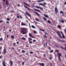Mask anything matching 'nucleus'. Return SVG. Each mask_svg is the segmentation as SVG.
<instances>
[{
  "label": "nucleus",
  "instance_id": "nucleus-1",
  "mask_svg": "<svg viewBox=\"0 0 66 66\" xmlns=\"http://www.w3.org/2000/svg\"><path fill=\"white\" fill-rule=\"evenodd\" d=\"M28 29L24 28H21V33L22 34H26L28 33Z\"/></svg>",
  "mask_w": 66,
  "mask_h": 66
},
{
  "label": "nucleus",
  "instance_id": "nucleus-2",
  "mask_svg": "<svg viewBox=\"0 0 66 66\" xmlns=\"http://www.w3.org/2000/svg\"><path fill=\"white\" fill-rule=\"evenodd\" d=\"M57 34H58L59 37H60V38H62V36H61V34H60V32H59V31H57Z\"/></svg>",
  "mask_w": 66,
  "mask_h": 66
},
{
  "label": "nucleus",
  "instance_id": "nucleus-3",
  "mask_svg": "<svg viewBox=\"0 0 66 66\" xmlns=\"http://www.w3.org/2000/svg\"><path fill=\"white\" fill-rule=\"evenodd\" d=\"M4 49L3 50V54H5L6 52V50L5 49V47H4Z\"/></svg>",
  "mask_w": 66,
  "mask_h": 66
},
{
  "label": "nucleus",
  "instance_id": "nucleus-4",
  "mask_svg": "<svg viewBox=\"0 0 66 66\" xmlns=\"http://www.w3.org/2000/svg\"><path fill=\"white\" fill-rule=\"evenodd\" d=\"M24 6L25 7H26V9H28V10H29V12H30V11H31V10H32V9H30V8H28V7H27V6H26V5H24Z\"/></svg>",
  "mask_w": 66,
  "mask_h": 66
},
{
  "label": "nucleus",
  "instance_id": "nucleus-5",
  "mask_svg": "<svg viewBox=\"0 0 66 66\" xmlns=\"http://www.w3.org/2000/svg\"><path fill=\"white\" fill-rule=\"evenodd\" d=\"M36 7L37 8V9H39L41 10H43V8L42 7H39L37 6H36Z\"/></svg>",
  "mask_w": 66,
  "mask_h": 66
},
{
  "label": "nucleus",
  "instance_id": "nucleus-6",
  "mask_svg": "<svg viewBox=\"0 0 66 66\" xmlns=\"http://www.w3.org/2000/svg\"><path fill=\"white\" fill-rule=\"evenodd\" d=\"M40 65H41L42 66H45V63H39Z\"/></svg>",
  "mask_w": 66,
  "mask_h": 66
},
{
  "label": "nucleus",
  "instance_id": "nucleus-7",
  "mask_svg": "<svg viewBox=\"0 0 66 66\" xmlns=\"http://www.w3.org/2000/svg\"><path fill=\"white\" fill-rule=\"evenodd\" d=\"M2 64L3 65V66H6V64H5V62L4 61H3Z\"/></svg>",
  "mask_w": 66,
  "mask_h": 66
},
{
  "label": "nucleus",
  "instance_id": "nucleus-8",
  "mask_svg": "<svg viewBox=\"0 0 66 66\" xmlns=\"http://www.w3.org/2000/svg\"><path fill=\"white\" fill-rule=\"evenodd\" d=\"M60 14H62V16H63L64 15V12H63L62 11H61L60 12Z\"/></svg>",
  "mask_w": 66,
  "mask_h": 66
},
{
  "label": "nucleus",
  "instance_id": "nucleus-9",
  "mask_svg": "<svg viewBox=\"0 0 66 66\" xmlns=\"http://www.w3.org/2000/svg\"><path fill=\"white\" fill-rule=\"evenodd\" d=\"M29 36L30 37H32V38H34V37L33 36H32L31 34V33L29 34Z\"/></svg>",
  "mask_w": 66,
  "mask_h": 66
},
{
  "label": "nucleus",
  "instance_id": "nucleus-10",
  "mask_svg": "<svg viewBox=\"0 0 66 66\" xmlns=\"http://www.w3.org/2000/svg\"><path fill=\"white\" fill-rule=\"evenodd\" d=\"M57 54L58 56V57H60V56H62L61 54L57 53Z\"/></svg>",
  "mask_w": 66,
  "mask_h": 66
},
{
  "label": "nucleus",
  "instance_id": "nucleus-11",
  "mask_svg": "<svg viewBox=\"0 0 66 66\" xmlns=\"http://www.w3.org/2000/svg\"><path fill=\"white\" fill-rule=\"evenodd\" d=\"M34 13H35L36 14L37 16H40V15H39V13H37V12H34Z\"/></svg>",
  "mask_w": 66,
  "mask_h": 66
},
{
  "label": "nucleus",
  "instance_id": "nucleus-12",
  "mask_svg": "<svg viewBox=\"0 0 66 66\" xmlns=\"http://www.w3.org/2000/svg\"><path fill=\"white\" fill-rule=\"evenodd\" d=\"M60 22H61L62 23H64V22H65V21L64 20H60Z\"/></svg>",
  "mask_w": 66,
  "mask_h": 66
},
{
  "label": "nucleus",
  "instance_id": "nucleus-13",
  "mask_svg": "<svg viewBox=\"0 0 66 66\" xmlns=\"http://www.w3.org/2000/svg\"><path fill=\"white\" fill-rule=\"evenodd\" d=\"M26 13L27 15H28V16H29L30 17H31V15L30 14H29V13H27V12H26Z\"/></svg>",
  "mask_w": 66,
  "mask_h": 66
},
{
  "label": "nucleus",
  "instance_id": "nucleus-14",
  "mask_svg": "<svg viewBox=\"0 0 66 66\" xmlns=\"http://www.w3.org/2000/svg\"><path fill=\"white\" fill-rule=\"evenodd\" d=\"M35 11H37L38 12H40V11L39 10H38V9H34Z\"/></svg>",
  "mask_w": 66,
  "mask_h": 66
},
{
  "label": "nucleus",
  "instance_id": "nucleus-15",
  "mask_svg": "<svg viewBox=\"0 0 66 66\" xmlns=\"http://www.w3.org/2000/svg\"><path fill=\"white\" fill-rule=\"evenodd\" d=\"M39 5H42V6H43V7H44L45 6V5H44V4H42L41 3H40L39 4Z\"/></svg>",
  "mask_w": 66,
  "mask_h": 66
},
{
  "label": "nucleus",
  "instance_id": "nucleus-16",
  "mask_svg": "<svg viewBox=\"0 0 66 66\" xmlns=\"http://www.w3.org/2000/svg\"><path fill=\"white\" fill-rule=\"evenodd\" d=\"M55 10L56 13L57 12V10L56 7H55Z\"/></svg>",
  "mask_w": 66,
  "mask_h": 66
},
{
  "label": "nucleus",
  "instance_id": "nucleus-17",
  "mask_svg": "<svg viewBox=\"0 0 66 66\" xmlns=\"http://www.w3.org/2000/svg\"><path fill=\"white\" fill-rule=\"evenodd\" d=\"M44 16L45 17H46V18H49V16H48V15H46V14H45L44 15Z\"/></svg>",
  "mask_w": 66,
  "mask_h": 66
},
{
  "label": "nucleus",
  "instance_id": "nucleus-18",
  "mask_svg": "<svg viewBox=\"0 0 66 66\" xmlns=\"http://www.w3.org/2000/svg\"><path fill=\"white\" fill-rule=\"evenodd\" d=\"M26 24L25 23H23V22H22L21 23V26H26Z\"/></svg>",
  "mask_w": 66,
  "mask_h": 66
},
{
  "label": "nucleus",
  "instance_id": "nucleus-19",
  "mask_svg": "<svg viewBox=\"0 0 66 66\" xmlns=\"http://www.w3.org/2000/svg\"><path fill=\"white\" fill-rule=\"evenodd\" d=\"M10 65L11 66H12V65H13V63L12 62V61H11V60H10Z\"/></svg>",
  "mask_w": 66,
  "mask_h": 66
},
{
  "label": "nucleus",
  "instance_id": "nucleus-20",
  "mask_svg": "<svg viewBox=\"0 0 66 66\" xmlns=\"http://www.w3.org/2000/svg\"><path fill=\"white\" fill-rule=\"evenodd\" d=\"M31 27L32 28H33L34 29H35L36 28L33 25L31 26Z\"/></svg>",
  "mask_w": 66,
  "mask_h": 66
},
{
  "label": "nucleus",
  "instance_id": "nucleus-21",
  "mask_svg": "<svg viewBox=\"0 0 66 66\" xmlns=\"http://www.w3.org/2000/svg\"><path fill=\"white\" fill-rule=\"evenodd\" d=\"M47 22L49 24H50V23H51V21L49 20H48L47 21Z\"/></svg>",
  "mask_w": 66,
  "mask_h": 66
},
{
  "label": "nucleus",
  "instance_id": "nucleus-22",
  "mask_svg": "<svg viewBox=\"0 0 66 66\" xmlns=\"http://www.w3.org/2000/svg\"><path fill=\"white\" fill-rule=\"evenodd\" d=\"M58 28H59V29H61V26L59 25L58 26Z\"/></svg>",
  "mask_w": 66,
  "mask_h": 66
},
{
  "label": "nucleus",
  "instance_id": "nucleus-23",
  "mask_svg": "<svg viewBox=\"0 0 66 66\" xmlns=\"http://www.w3.org/2000/svg\"><path fill=\"white\" fill-rule=\"evenodd\" d=\"M24 4H25L26 5H27V6H29V5L28 4H27L25 2H24Z\"/></svg>",
  "mask_w": 66,
  "mask_h": 66
},
{
  "label": "nucleus",
  "instance_id": "nucleus-24",
  "mask_svg": "<svg viewBox=\"0 0 66 66\" xmlns=\"http://www.w3.org/2000/svg\"><path fill=\"white\" fill-rule=\"evenodd\" d=\"M59 47L60 48H61V49H64V47H63V46H61Z\"/></svg>",
  "mask_w": 66,
  "mask_h": 66
},
{
  "label": "nucleus",
  "instance_id": "nucleus-25",
  "mask_svg": "<svg viewBox=\"0 0 66 66\" xmlns=\"http://www.w3.org/2000/svg\"><path fill=\"white\" fill-rule=\"evenodd\" d=\"M39 30H40V31H42L43 32H44V31H45V30H42V29H39Z\"/></svg>",
  "mask_w": 66,
  "mask_h": 66
},
{
  "label": "nucleus",
  "instance_id": "nucleus-26",
  "mask_svg": "<svg viewBox=\"0 0 66 66\" xmlns=\"http://www.w3.org/2000/svg\"><path fill=\"white\" fill-rule=\"evenodd\" d=\"M59 60L60 61H61V58L60 57H58Z\"/></svg>",
  "mask_w": 66,
  "mask_h": 66
},
{
  "label": "nucleus",
  "instance_id": "nucleus-27",
  "mask_svg": "<svg viewBox=\"0 0 66 66\" xmlns=\"http://www.w3.org/2000/svg\"><path fill=\"white\" fill-rule=\"evenodd\" d=\"M54 2H55L54 0H53V1H52L51 2L52 3H53V4L54 3Z\"/></svg>",
  "mask_w": 66,
  "mask_h": 66
},
{
  "label": "nucleus",
  "instance_id": "nucleus-28",
  "mask_svg": "<svg viewBox=\"0 0 66 66\" xmlns=\"http://www.w3.org/2000/svg\"><path fill=\"white\" fill-rule=\"evenodd\" d=\"M22 39H23V40H26V39L25 38L22 37Z\"/></svg>",
  "mask_w": 66,
  "mask_h": 66
},
{
  "label": "nucleus",
  "instance_id": "nucleus-29",
  "mask_svg": "<svg viewBox=\"0 0 66 66\" xmlns=\"http://www.w3.org/2000/svg\"><path fill=\"white\" fill-rule=\"evenodd\" d=\"M62 37L63 38H65V36H64V35H62Z\"/></svg>",
  "mask_w": 66,
  "mask_h": 66
},
{
  "label": "nucleus",
  "instance_id": "nucleus-30",
  "mask_svg": "<svg viewBox=\"0 0 66 66\" xmlns=\"http://www.w3.org/2000/svg\"><path fill=\"white\" fill-rule=\"evenodd\" d=\"M55 46L57 48H59V47L57 46V44H56L55 45Z\"/></svg>",
  "mask_w": 66,
  "mask_h": 66
},
{
  "label": "nucleus",
  "instance_id": "nucleus-31",
  "mask_svg": "<svg viewBox=\"0 0 66 66\" xmlns=\"http://www.w3.org/2000/svg\"><path fill=\"white\" fill-rule=\"evenodd\" d=\"M35 20L36 21H39V20L38 19H35Z\"/></svg>",
  "mask_w": 66,
  "mask_h": 66
},
{
  "label": "nucleus",
  "instance_id": "nucleus-32",
  "mask_svg": "<svg viewBox=\"0 0 66 66\" xmlns=\"http://www.w3.org/2000/svg\"><path fill=\"white\" fill-rule=\"evenodd\" d=\"M11 38H14V36L13 35L11 36Z\"/></svg>",
  "mask_w": 66,
  "mask_h": 66
},
{
  "label": "nucleus",
  "instance_id": "nucleus-33",
  "mask_svg": "<svg viewBox=\"0 0 66 66\" xmlns=\"http://www.w3.org/2000/svg\"><path fill=\"white\" fill-rule=\"evenodd\" d=\"M8 4H9V3H8V1H6V5H8Z\"/></svg>",
  "mask_w": 66,
  "mask_h": 66
},
{
  "label": "nucleus",
  "instance_id": "nucleus-34",
  "mask_svg": "<svg viewBox=\"0 0 66 66\" xmlns=\"http://www.w3.org/2000/svg\"><path fill=\"white\" fill-rule=\"evenodd\" d=\"M22 53H24V52H26L23 50H22Z\"/></svg>",
  "mask_w": 66,
  "mask_h": 66
},
{
  "label": "nucleus",
  "instance_id": "nucleus-35",
  "mask_svg": "<svg viewBox=\"0 0 66 66\" xmlns=\"http://www.w3.org/2000/svg\"><path fill=\"white\" fill-rule=\"evenodd\" d=\"M43 18L45 20H47V19H46V18H45L43 17Z\"/></svg>",
  "mask_w": 66,
  "mask_h": 66
},
{
  "label": "nucleus",
  "instance_id": "nucleus-36",
  "mask_svg": "<svg viewBox=\"0 0 66 66\" xmlns=\"http://www.w3.org/2000/svg\"><path fill=\"white\" fill-rule=\"evenodd\" d=\"M29 44H32V41H29Z\"/></svg>",
  "mask_w": 66,
  "mask_h": 66
},
{
  "label": "nucleus",
  "instance_id": "nucleus-37",
  "mask_svg": "<svg viewBox=\"0 0 66 66\" xmlns=\"http://www.w3.org/2000/svg\"><path fill=\"white\" fill-rule=\"evenodd\" d=\"M6 23H8V24H10V22L9 21H7L6 22Z\"/></svg>",
  "mask_w": 66,
  "mask_h": 66
},
{
  "label": "nucleus",
  "instance_id": "nucleus-38",
  "mask_svg": "<svg viewBox=\"0 0 66 66\" xmlns=\"http://www.w3.org/2000/svg\"><path fill=\"white\" fill-rule=\"evenodd\" d=\"M53 52V50H52L50 52V53H52Z\"/></svg>",
  "mask_w": 66,
  "mask_h": 66
},
{
  "label": "nucleus",
  "instance_id": "nucleus-39",
  "mask_svg": "<svg viewBox=\"0 0 66 66\" xmlns=\"http://www.w3.org/2000/svg\"><path fill=\"white\" fill-rule=\"evenodd\" d=\"M7 20L8 21H10V19L9 18H7Z\"/></svg>",
  "mask_w": 66,
  "mask_h": 66
},
{
  "label": "nucleus",
  "instance_id": "nucleus-40",
  "mask_svg": "<svg viewBox=\"0 0 66 66\" xmlns=\"http://www.w3.org/2000/svg\"><path fill=\"white\" fill-rule=\"evenodd\" d=\"M60 32L61 33V34H62V35H64V34H63V32H62V31H60Z\"/></svg>",
  "mask_w": 66,
  "mask_h": 66
},
{
  "label": "nucleus",
  "instance_id": "nucleus-41",
  "mask_svg": "<svg viewBox=\"0 0 66 66\" xmlns=\"http://www.w3.org/2000/svg\"><path fill=\"white\" fill-rule=\"evenodd\" d=\"M3 40V39L2 38H1L0 39V41H1V40Z\"/></svg>",
  "mask_w": 66,
  "mask_h": 66
},
{
  "label": "nucleus",
  "instance_id": "nucleus-42",
  "mask_svg": "<svg viewBox=\"0 0 66 66\" xmlns=\"http://www.w3.org/2000/svg\"><path fill=\"white\" fill-rule=\"evenodd\" d=\"M61 41L62 42V43H65V41L64 40H61Z\"/></svg>",
  "mask_w": 66,
  "mask_h": 66
},
{
  "label": "nucleus",
  "instance_id": "nucleus-43",
  "mask_svg": "<svg viewBox=\"0 0 66 66\" xmlns=\"http://www.w3.org/2000/svg\"><path fill=\"white\" fill-rule=\"evenodd\" d=\"M48 48L49 49V50H51V48H50V47L49 46L48 47Z\"/></svg>",
  "mask_w": 66,
  "mask_h": 66
},
{
  "label": "nucleus",
  "instance_id": "nucleus-44",
  "mask_svg": "<svg viewBox=\"0 0 66 66\" xmlns=\"http://www.w3.org/2000/svg\"><path fill=\"white\" fill-rule=\"evenodd\" d=\"M61 39H59V40H58V41L59 42H61Z\"/></svg>",
  "mask_w": 66,
  "mask_h": 66
},
{
  "label": "nucleus",
  "instance_id": "nucleus-45",
  "mask_svg": "<svg viewBox=\"0 0 66 66\" xmlns=\"http://www.w3.org/2000/svg\"><path fill=\"white\" fill-rule=\"evenodd\" d=\"M13 46H15V43H14L13 44Z\"/></svg>",
  "mask_w": 66,
  "mask_h": 66
},
{
  "label": "nucleus",
  "instance_id": "nucleus-46",
  "mask_svg": "<svg viewBox=\"0 0 66 66\" xmlns=\"http://www.w3.org/2000/svg\"><path fill=\"white\" fill-rule=\"evenodd\" d=\"M25 17H26V19H28V16H27L26 15H25Z\"/></svg>",
  "mask_w": 66,
  "mask_h": 66
},
{
  "label": "nucleus",
  "instance_id": "nucleus-47",
  "mask_svg": "<svg viewBox=\"0 0 66 66\" xmlns=\"http://www.w3.org/2000/svg\"><path fill=\"white\" fill-rule=\"evenodd\" d=\"M50 60H52V57H50L49 58Z\"/></svg>",
  "mask_w": 66,
  "mask_h": 66
},
{
  "label": "nucleus",
  "instance_id": "nucleus-48",
  "mask_svg": "<svg viewBox=\"0 0 66 66\" xmlns=\"http://www.w3.org/2000/svg\"><path fill=\"white\" fill-rule=\"evenodd\" d=\"M29 40H32V39L31 38H29Z\"/></svg>",
  "mask_w": 66,
  "mask_h": 66
},
{
  "label": "nucleus",
  "instance_id": "nucleus-49",
  "mask_svg": "<svg viewBox=\"0 0 66 66\" xmlns=\"http://www.w3.org/2000/svg\"><path fill=\"white\" fill-rule=\"evenodd\" d=\"M30 53H31V54H33L34 53L32 52H30Z\"/></svg>",
  "mask_w": 66,
  "mask_h": 66
},
{
  "label": "nucleus",
  "instance_id": "nucleus-50",
  "mask_svg": "<svg viewBox=\"0 0 66 66\" xmlns=\"http://www.w3.org/2000/svg\"><path fill=\"white\" fill-rule=\"evenodd\" d=\"M34 33H35V34H36V31H34Z\"/></svg>",
  "mask_w": 66,
  "mask_h": 66
},
{
  "label": "nucleus",
  "instance_id": "nucleus-51",
  "mask_svg": "<svg viewBox=\"0 0 66 66\" xmlns=\"http://www.w3.org/2000/svg\"><path fill=\"white\" fill-rule=\"evenodd\" d=\"M33 42H36V40H33Z\"/></svg>",
  "mask_w": 66,
  "mask_h": 66
},
{
  "label": "nucleus",
  "instance_id": "nucleus-52",
  "mask_svg": "<svg viewBox=\"0 0 66 66\" xmlns=\"http://www.w3.org/2000/svg\"><path fill=\"white\" fill-rule=\"evenodd\" d=\"M46 54H44V55H43L44 57H46Z\"/></svg>",
  "mask_w": 66,
  "mask_h": 66
},
{
  "label": "nucleus",
  "instance_id": "nucleus-53",
  "mask_svg": "<svg viewBox=\"0 0 66 66\" xmlns=\"http://www.w3.org/2000/svg\"><path fill=\"white\" fill-rule=\"evenodd\" d=\"M56 52H59V51H58V50H56Z\"/></svg>",
  "mask_w": 66,
  "mask_h": 66
},
{
  "label": "nucleus",
  "instance_id": "nucleus-54",
  "mask_svg": "<svg viewBox=\"0 0 66 66\" xmlns=\"http://www.w3.org/2000/svg\"><path fill=\"white\" fill-rule=\"evenodd\" d=\"M64 32H65V33H66V29H65L64 30Z\"/></svg>",
  "mask_w": 66,
  "mask_h": 66
},
{
  "label": "nucleus",
  "instance_id": "nucleus-55",
  "mask_svg": "<svg viewBox=\"0 0 66 66\" xmlns=\"http://www.w3.org/2000/svg\"><path fill=\"white\" fill-rule=\"evenodd\" d=\"M41 2H43L44 1V0H40Z\"/></svg>",
  "mask_w": 66,
  "mask_h": 66
},
{
  "label": "nucleus",
  "instance_id": "nucleus-56",
  "mask_svg": "<svg viewBox=\"0 0 66 66\" xmlns=\"http://www.w3.org/2000/svg\"><path fill=\"white\" fill-rule=\"evenodd\" d=\"M2 57V56H0V59H1Z\"/></svg>",
  "mask_w": 66,
  "mask_h": 66
},
{
  "label": "nucleus",
  "instance_id": "nucleus-57",
  "mask_svg": "<svg viewBox=\"0 0 66 66\" xmlns=\"http://www.w3.org/2000/svg\"><path fill=\"white\" fill-rule=\"evenodd\" d=\"M32 7H34V4H33L32 5Z\"/></svg>",
  "mask_w": 66,
  "mask_h": 66
},
{
  "label": "nucleus",
  "instance_id": "nucleus-58",
  "mask_svg": "<svg viewBox=\"0 0 66 66\" xmlns=\"http://www.w3.org/2000/svg\"><path fill=\"white\" fill-rule=\"evenodd\" d=\"M17 17L18 18H19V16H18V15H17Z\"/></svg>",
  "mask_w": 66,
  "mask_h": 66
},
{
  "label": "nucleus",
  "instance_id": "nucleus-59",
  "mask_svg": "<svg viewBox=\"0 0 66 66\" xmlns=\"http://www.w3.org/2000/svg\"><path fill=\"white\" fill-rule=\"evenodd\" d=\"M44 4H45V5H46L47 4H46V3L44 2Z\"/></svg>",
  "mask_w": 66,
  "mask_h": 66
},
{
  "label": "nucleus",
  "instance_id": "nucleus-60",
  "mask_svg": "<svg viewBox=\"0 0 66 66\" xmlns=\"http://www.w3.org/2000/svg\"><path fill=\"white\" fill-rule=\"evenodd\" d=\"M2 48V47H0V50H1V49Z\"/></svg>",
  "mask_w": 66,
  "mask_h": 66
},
{
  "label": "nucleus",
  "instance_id": "nucleus-61",
  "mask_svg": "<svg viewBox=\"0 0 66 66\" xmlns=\"http://www.w3.org/2000/svg\"><path fill=\"white\" fill-rule=\"evenodd\" d=\"M24 62H23L22 63V65H23L24 64Z\"/></svg>",
  "mask_w": 66,
  "mask_h": 66
},
{
  "label": "nucleus",
  "instance_id": "nucleus-62",
  "mask_svg": "<svg viewBox=\"0 0 66 66\" xmlns=\"http://www.w3.org/2000/svg\"><path fill=\"white\" fill-rule=\"evenodd\" d=\"M20 17L21 18H22V19L23 18H22V17L21 16V15H20Z\"/></svg>",
  "mask_w": 66,
  "mask_h": 66
},
{
  "label": "nucleus",
  "instance_id": "nucleus-63",
  "mask_svg": "<svg viewBox=\"0 0 66 66\" xmlns=\"http://www.w3.org/2000/svg\"><path fill=\"white\" fill-rule=\"evenodd\" d=\"M1 22H2V21L1 20L0 21V23H1Z\"/></svg>",
  "mask_w": 66,
  "mask_h": 66
},
{
  "label": "nucleus",
  "instance_id": "nucleus-64",
  "mask_svg": "<svg viewBox=\"0 0 66 66\" xmlns=\"http://www.w3.org/2000/svg\"><path fill=\"white\" fill-rule=\"evenodd\" d=\"M44 37H45V38H47V36H44Z\"/></svg>",
  "mask_w": 66,
  "mask_h": 66
}]
</instances>
